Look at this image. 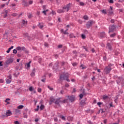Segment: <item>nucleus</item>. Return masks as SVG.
I'll use <instances>...</instances> for the list:
<instances>
[{
  "instance_id": "nucleus-1",
  "label": "nucleus",
  "mask_w": 124,
  "mask_h": 124,
  "mask_svg": "<svg viewBox=\"0 0 124 124\" xmlns=\"http://www.w3.org/2000/svg\"><path fill=\"white\" fill-rule=\"evenodd\" d=\"M64 76H62V75H61L60 77V80H66L67 82H70V80L68 79V77H69V74H68V73H64Z\"/></svg>"
},
{
  "instance_id": "nucleus-2",
  "label": "nucleus",
  "mask_w": 124,
  "mask_h": 124,
  "mask_svg": "<svg viewBox=\"0 0 124 124\" xmlns=\"http://www.w3.org/2000/svg\"><path fill=\"white\" fill-rule=\"evenodd\" d=\"M111 70H112V68H111V66H106L104 69V74H108V73H110V71H111Z\"/></svg>"
},
{
  "instance_id": "nucleus-3",
  "label": "nucleus",
  "mask_w": 124,
  "mask_h": 124,
  "mask_svg": "<svg viewBox=\"0 0 124 124\" xmlns=\"http://www.w3.org/2000/svg\"><path fill=\"white\" fill-rule=\"evenodd\" d=\"M115 30H116V26L112 25L109 26L108 33L113 32Z\"/></svg>"
},
{
  "instance_id": "nucleus-4",
  "label": "nucleus",
  "mask_w": 124,
  "mask_h": 124,
  "mask_svg": "<svg viewBox=\"0 0 124 124\" xmlns=\"http://www.w3.org/2000/svg\"><path fill=\"white\" fill-rule=\"evenodd\" d=\"M66 97H67L68 98L69 100H70V101H71V102H73V101H74L75 100V97L73 95L66 96Z\"/></svg>"
},
{
  "instance_id": "nucleus-5",
  "label": "nucleus",
  "mask_w": 124,
  "mask_h": 124,
  "mask_svg": "<svg viewBox=\"0 0 124 124\" xmlns=\"http://www.w3.org/2000/svg\"><path fill=\"white\" fill-rule=\"evenodd\" d=\"M5 115L6 117H10L12 115V112L10 110H7Z\"/></svg>"
},
{
  "instance_id": "nucleus-6",
  "label": "nucleus",
  "mask_w": 124,
  "mask_h": 124,
  "mask_svg": "<svg viewBox=\"0 0 124 124\" xmlns=\"http://www.w3.org/2000/svg\"><path fill=\"white\" fill-rule=\"evenodd\" d=\"M93 25V21H88L86 24V27L87 29H90V27Z\"/></svg>"
},
{
  "instance_id": "nucleus-7",
  "label": "nucleus",
  "mask_w": 124,
  "mask_h": 124,
  "mask_svg": "<svg viewBox=\"0 0 124 124\" xmlns=\"http://www.w3.org/2000/svg\"><path fill=\"white\" fill-rule=\"evenodd\" d=\"M70 4H71L69 3L67 5L66 7H63V9H66V10H64V11H66V12H67V11L69 10V8L70 7Z\"/></svg>"
},
{
  "instance_id": "nucleus-8",
  "label": "nucleus",
  "mask_w": 124,
  "mask_h": 124,
  "mask_svg": "<svg viewBox=\"0 0 124 124\" xmlns=\"http://www.w3.org/2000/svg\"><path fill=\"white\" fill-rule=\"evenodd\" d=\"M107 49H108V50H112V46L111 45V44L109 43H108L107 44Z\"/></svg>"
},
{
  "instance_id": "nucleus-9",
  "label": "nucleus",
  "mask_w": 124,
  "mask_h": 124,
  "mask_svg": "<svg viewBox=\"0 0 124 124\" xmlns=\"http://www.w3.org/2000/svg\"><path fill=\"white\" fill-rule=\"evenodd\" d=\"M31 62L30 61L29 62L26 64V67L27 69H30V67H31Z\"/></svg>"
},
{
  "instance_id": "nucleus-10",
  "label": "nucleus",
  "mask_w": 124,
  "mask_h": 124,
  "mask_svg": "<svg viewBox=\"0 0 124 124\" xmlns=\"http://www.w3.org/2000/svg\"><path fill=\"white\" fill-rule=\"evenodd\" d=\"M24 49H25V47H24L18 46L16 47V50H17V51H22V50H24Z\"/></svg>"
},
{
  "instance_id": "nucleus-11",
  "label": "nucleus",
  "mask_w": 124,
  "mask_h": 124,
  "mask_svg": "<svg viewBox=\"0 0 124 124\" xmlns=\"http://www.w3.org/2000/svg\"><path fill=\"white\" fill-rule=\"evenodd\" d=\"M105 35H106V34H105V32H102L100 33V37H105Z\"/></svg>"
},
{
  "instance_id": "nucleus-12",
  "label": "nucleus",
  "mask_w": 124,
  "mask_h": 124,
  "mask_svg": "<svg viewBox=\"0 0 124 124\" xmlns=\"http://www.w3.org/2000/svg\"><path fill=\"white\" fill-rule=\"evenodd\" d=\"M35 76V69H33L32 70V73H31V77H34Z\"/></svg>"
},
{
  "instance_id": "nucleus-13",
  "label": "nucleus",
  "mask_w": 124,
  "mask_h": 124,
  "mask_svg": "<svg viewBox=\"0 0 124 124\" xmlns=\"http://www.w3.org/2000/svg\"><path fill=\"white\" fill-rule=\"evenodd\" d=\"M22 3V5H24V6H28V5H29V4H28V3H27V2L25 1H23Z\"/></svg>"
},
{
  "instance_id": "nucleus-14",
  "label": "nucleus",
  "mask_w": 124,
  "mask_h": 124,
  "mask_svg": "<svg viewBox=\"0 0 124 124\" xmlns=\"http://www.w3.org/2000/svg\"><path fill=\"white\" fill-rule=\"evenodd\" d=\"M60 102H62V101H61V99H58L55 101V104H59Z\"/></svg>"
},
{
  "instance_id": "nucleus-15",
  "label": "nucleus",
  "mask_w": 124,
  "mask_h": 124,
  "mask_svg": "<svg viewBox=\"0 0 124 124\" xmlns=\"http://www.w3.org/2000/svg\"><path fill=\"white\" fill-rule=\"evenodd\" d=\"M10 101V99L7 98L5 100V102L7 103V104H10V102H9Z\"/></svg>"
},
{
  "instance_id": "nucleus-16",
  "label": "nucleus",
  "mask_w": 124,
  "mask_h": 124,
  "mask_svg": "<svg viewBox=\"0 0 124 124\" xmlns=\"http://www.w3.org/2000/svg\"><path fill=\"white\" fill-rule=\"evenodd\" d=\"M17 109H19V110L21 109H23L24 108V106L23 105H19L17 107Z\"/></svg>"
},
{
  "instance_id": "nucleus-17",
  "label": "nucleus",
  "mask_w": 124,
  "mask_h": 124,
  "mask_svg": "<svg viewBox=\"0 0 124 124\" xmlns=\"http://www.w3.org/2000/svg\"><path fill=\"white\" fill-rule=\"evenodd\" d=\"M6 82L7 84H10V83H11V79L6 78Z\"/></svg>"
},
{
  "instance_id": "nucleus-18",
  "label": "nucleus",
  "mask_w": 124,
  "mask_h": 124,
  "mask_svg": "<svg viewBox=\"0 0 124 124\" xmlns=\"http://www.w3.org/2000/svg\"><path fill=\"white\" fill-rule=\"evenodd\" d=\"M14 46H12L11 47L9 48L6 51L7 53H9L11 51L12 49H13Z\"/></svg>"
},
{
  "instance_id": "nucleus-19",
  "label": "nucleus",
  "mask_w": 124,
  "mask_h": 124,
  "mask_svg": "<svg viewBox=\"0 0 124 124\" xmlns=\"http://www.w3.org/2000/svg\"><path fill=\"white\" fill-rule=\"evenodd\" d=\"M80 105H81V106H84V105H86V103L84 101H81L80 102Z\"/></svg>"
},
{
  "instance_id": "nucleus-20",
  "label": "nucleus",
  "mask_w": 124,
  "mask_h": 124,
  "mask_svg": "<svg viewBox=\"0 0 124 124\" xmlns=\"http://www.w3.org/2000/svg\"><path fill=\"white\" fill-rule=\"evenodd\" d=\"M69 37L70 38H73V37H74V38H75L76 37V36H75L73 33H71V34H70L69 35Z\"/></svg>"
},
{
  "instance_id": "nucleus-21",
  "label": "nucleus",
  "mask_w": 124,
  "mask_h": 124,
  "mask_svg": "<svg viewBox=\"0 0 124 124\" xmlns=\"http://www.w3.org/2000/svg\"><path fill=\"white\" fill-rule=\"evenodd\" d=\"M15 111L16 114H17L18 113H20V112H21V111L19 109H18V108L15 109Z\"/></svg>"
},
{
  "instance_id": "nucleus-22",
  "label": "nucleus",
  "mask_w": 124,
  "mask_h": 124,
  "mask_svg": "<svg viewBox=\"0 0 124 124\" xmlns=\"http://www.w3.org/2000/svg\"><path fill=\"white\" fill-rule=\"evenodd\" d=\"M66 11H63V10H58L57 12L58 13H63V12H65Z\"/></svg>"
},
{
  "instance_id": "nucleus-23",
  "label": "nucleus",
  "mask_w": 124,
  "mask_h": 124,
  "mask_svg": "<svg viewBox=\"0 0 124 124\" xmlns=\"http://www.w3.org/2000/svg\"><path fill=\"white\" fill-rule=\"evenodd\" d=\"M40 110L42 111V110H43L45 108V106L43 105H42L40 107Z\"/></svg>"
},
{
  "instance_id": "nucleus-24",
  "label": "nucleus",
  "mask_w": 124,
  "mask_h": 124,
  "mask_svg": "<svg viewBox=\"0 0 124 124\" xmlns=\"http://www.w3.org/2000/svg\"><path fill=\"white\" fill-rule=\"evenodd\" d=\"M117 35L116 33H114L113 34H111L110 35V37H115V36Z\"/></svg>"
},
{
  "instance_id": "nucleus-25",
  "label": "nucleus",
  "mask_w": 124,
  "mask_h": 124,
  "mask_svg": "<svg viewBox=\"0 0 124 124\" xmlns=\"http://www.w3.org/2000/svg\"><path fill=\"white\" fill-rule=\"evenodd\" d=\"M83 18L84 20H89V17H88L87 16H84L83 17Z\"/></svg>"
},
{
  "instance_id": "nucleus-26",
  "label": "nucleus",
  "mask_w": 124,
  "mask_h": 124,
  "mask_svg": "<svg viewBox=\"0 0 124 124\" xmlns=\"http://www.w3.org/2000/svg\"><path fill=\"white\" fill-rule=\"evenodd\" d=\"M108 98V96L106 95H104L103 96V98L104 100L107 99Z\"/></svg>"
},
{
  "instance_id": "nucleus-27",
  "label": "nucleus",
  "mask_w": 124,
  "mask_h": 124,
  "mask_svg": "<svg viewBox=\"0 0 124 124\" xmlns=\"http://www.w3.org/2000/svg\"><path fill=\"white\" fill-rule=\"evenodd\" d=\"M38 27L40 28V29H42V28H43V24H42V23H40Z\"/></svg>"
},
{
  "instance_id": "nucleus-28",
  "label": "nucleus",
  "mask_w": 124,
  "mask_h": 124,
  "mask_svg": "<svg viewBox=\"0 0 124 124\" xmlns=\"http://www.w3.org/2000/svg\"><path fill=\"white\" fill-rule=\"evenodd\" d=\"M68 99H65L63 101H61V102H62V103H66V102H67Z\"/></svg>"
},
{
  "instance_id": "nucleus-29",
  "label": "nucleus",
  "mask_w": 124,
  "mask_h": 124,
  "mask_svg": "<svg viewBox=\"0 0 124 124\" xmlns=\"http://www.w3.org/2000/svg\"><path fill=\"white\" fill-rule=\"evenodd\" d=\"M48 11L49 10L47 9L46 10H44V11H43L42 13H44L45 15H46V12H48Z\"/></svg>"
},
{
  "instance_id": "nucleus-30",
  "label": "nucleus",
  "mask_w": 124,
  "mask_h": 124,
  "mask_svg": "<svg viewBox=\"0 0 124 124\" xmlns=\"http://www.w3.org/2000/svg\"><path fill=\"white\" fill-rule=\"evenodd\" d=\"M102 12L103 14H107V11H106V10H103L102 11Z\"/></svg>"
},
{
  "instance_id": "nucleus-31",
  "label": "nucleus",
  "mask_w": 124,
  "mask_h": 124,
  "mask_svg": "<svg viewBox=\"0 0 124 124\" xmlns=\"http://www.w3.org/2000/svg\"><path fill=\"white\" fill-rule=\"evenodd\" d=\"M81 37L82 39H86V35H85L84 34L81 35Z\"/></svg>"
},
{
  "instance_id": "nucleus-32",
  "label": "nucleus",
  "mask_w": 124,
  "mask_h": 124,
  "mask_svg": "<svg viewBox=\"0 0 124 124\" xmlns=\"http://www.w3.org/2000/svg\"><path fill=\"white\" fill-rule=\"evenodd\" d=\"M22 27H24V25L26 24V21L22 20Z\"/></svg>"
},
{
  "instance_id": "nucleus-33",
  "label": "nucleus",
  "mask_w": 124,
  "mask_h": 124,
  "mask_svg": "<svg viewBox=\"0 0 124 124\" xmlns=\"http://www.w3.org/2000/svg\"><path fill=\"white\" fill-rule=\"evenodd\" d=\"M83 32L84 34H88V33H89V32L87 30H84Z\"/></svg>"
},
{
  "instance_id": "nucleus-34",
  "label": "nucleus",
  "mask_w": 124,
  "mask_h": 124,
  "mask_svg": "<svg viewBox=\"0 0 124 124\" xmlns=\"http://www.w3.org/2000/svg\"><path fill=\"white\" fill-rule=\"evenodd\" d=\"M79 5H81V6H84V5H85V3H84V2H80L79 3Z\"/></svg>"
},
{
  "instance_id": "nucleus-35",
  "label": "nucleus",
  "mask_w": 124,
  "mask_h": 124,
  "mask_svg": "<svg viewBox=\"0 0 124 124\" xmlns=\"http://www.w3.org/2000/svg\"><path fill=\"white\" fill-rule=\"evenodd\" d=\"M31 92H32L33 93H36V91H35V90H33V88H32V87H31Z\"/></svg>"
},
{
  "instance_id": "nucleus-36",
  "label": "nucleus",
  "mask_w": 124,
  "mask_h": 124,
  "mask_svg": "<svg viewBox=\"0 0 124 124\" xmlns=\"http://www.w3.org/2000/svg\"><path fill=\"white\" fill-rule=\"evenodd\" d=\"M42 91V89H41V88L38 89V93H41Z\"/></svg>"
},
{
  "instance_id": "nucleus-37",
  "label": "nucleus",
  "mask_w": 124,
  "mask_h": 124,
  "mask_svg": "<svg viewBox=\"0 0 124 124\" xmlns=\"http://www.w3.org/2000/svg\"><path fill=\"white\" fill-rule=\"evenodd\" d=\"M67 119H68V121H72L73 118H72L70 117H68L67 118Z\"/></svg>"
},
{
  "instance_id": "nucleus-38",
  "label": "nucleus",
  "mask_w": 124,
  "mask_h": 124,
  "mask_svg": "<svg viewBox=\"0 0 124 124\" xmlns=\"http://www.w3.org/2000/svg\"><path fill=\"white\" fill-rule=\"evenodd\" d=\"M84 49L86 51V52H89V50H88V48L86 47L85 46H83Z\"/></svg>"
},
{
  "instance_id": "nucleus-39",
  "label": "nucleus",
  "mask_w": 124,
  "mask_h": 124,
  "mask_svg": "<svg viewBox=\"0 0 124 124\" xmlns=\"http://www.w3.org/2000/svg\"><path fill=\"white\" fill-rule=\"evenodd\" d=\"M48 88H49V89L50 90V91H53V90H54V89L51 87H50L49 86H48Z\"/></svg>"
},
{
  "instance_id": "nucleus-40",
  "label": "nucleus",
  "mask_w": 124,
  "mask_h": 124,
  "mask_svg": "<svg viewBox=\"0 0 124 124\" xmlns=\"http://www.w3.org/2000/svg\"><path fill=\"white\" fill-rule=\"evenodd\" d=\"M80 67H82V69H85V68H86V67H84V65L83 64L80 65Z\"/></svg>"
},
{
  "instance_id": "nucleus-41",
  "label": "nucleus",
  "mask_w": 124,
  "mask_h": 124,
  "mask_svg": "<svg viewBox=\"0 0 124 124\" xmlns=\"http://www.w3.org/2000/svg\"><path fill=\"white\" fill-rule=\"evenodd\" d=\"M13 53H14V54H17V50H16V49H14V50H13Z\"/></svg>"
},
{
  "instance_id": "nucleus-42",
  "label": "nucleus",
  "mask_w": 124,
  "mask_h": 124,
  "mask_svg": "<svg viewBox=\"0 0 124 124\" xmlns=\"http://www.w3.org/2000/svg\"><path fill=\"white\" fill-rule=\"evenodd\" d=\"M110 23H111V24H114V23H115V20L114 19H111L110 20Z\"/></svg>"
},
{
  "instance_id": "nucleus-43",
  "label": "nucleus",
  "mask_w": 124,
  "mask_h": 124,
  "mask_svg": "<svg viewBox=\"0 0 124 124\" xmlns=\"http://www.w3.org/2000/svg\"><path fill=\"white\" fill-rule=\"evenodd\" d=\"M65 87H66V88H69V84H68V83H66L65 85Z\"/></svg>"
},
{
  "instance_id": "nucleus-44",
  "label": "nucleus",
  "mask_w": 124,
  "mask_h": 124,
  "mask_svg": "<svg viewBox=\"0 0 124 124\" xmlns=\"http://www.w3.org/2000/svg\"><path fill=\"white\" fill-rule=\"evenodd\" d=\"M72 65L73 66H76L77 65V62H74L72 64Z\"/></svg>"
},
{
  "instance_id": "nucleus-45",
  "label": "nucleus",
  "mask_w": 124,
  "mask_h": 124,
  "mask_svg": "<svg viewBox=\"0 0 124 124\" xmlns=\"http://www.w3.org/2000/svg\"><path fill=\"white\" fill-rule=\"evenodd\" d=\"M58 47L59 49L61 48H62V45H60L58 46Z\"/></svg>"
},
{
  "instance_id": "nucleus-46",
  "label": "nucleus",
  "mask_w": 124,
  "mask_h": 124,
  "mask_svg": "<svg viewBox=\"0 0 124 124\" xmlns=\"http://www.w3.org/2000/svg\"><path fill=\"white\" fill-rule=\"evenodd\" d=\"M3 82H4V80L2 79H0V83H3Z\"/></svg>"
},
{
  "instance_id": "nucleus-47",
  "label": "nucleus",
  "mask_w": 124,
  "mask_h": 124,
  "mask_svg": "<svg viewBox=\"0 0 124 124\" xmlns=\"http://www.w3.org/2000/svg\"><path fill=\"white\" fill-rule=\"evenodd\" d=\"M51 14H52L53 15H56V12L52 11L51 12Z\"/></svg>"
},
{
  "instance_id": "nucleus-48",
  "label": "nucleus",
  "mask_w": 124,
  "mask_h": 124,
  "mask_svg": "<svg viewBox=\"0 0 124 124\" xmlns=\"http://www.w3.org/2000/svg\"><path fill=\"white\" fill-rule=\"evenodd\" d=\"M102 104V103L101 102H98L97 103V105H98V106L100 107V106Z\"/></svg>"
},
{
  "instance_id": "nucleus-49",
  "label": "nucleus",
  "mask_w": 124,
  "mask_h": 124,
  "mask_svg": "<svg viewBox=\"0 0 124 124\" xmlns=\"http://www.w3.org/2000/svg\"><path fill=\"white\" fill-rule=\"evenodd\" d=\"M11 78H12V77L11 76V75H9L8 77V79H11Z\"/></svg>"
},
{
  "instance_id": "nucleus-50",
  "label": "nucleus",
  "mask_w": 124,
  "mask_h": 124,
  "mask_svg": "<svg viewBox=\"0 0 124 124\" xmlns=\"http://www.w3.org/2000/svg\"><path fill=\"white\" fill-rule=\"evenodd\" d=\"M83 96H84V95H83V94H80L79 95V97H80L81 99L83 98Z\"/></svg>"
},
{
  "instance_id": "nucleus-51",
  "label": "nucleus",
  "mask_w": 124,
  "mask_h": 124,
  "mask_svg": "<svg viewBox=\"0 0 124 124\" xmlns=\"http://www.w3.org/2000/svg\"><path fill=\"white\" fill-rule=\"evenodd\" d=\"M43 8L44 10H46V5H43Z\"/></svg>"
},
{
  "instance_id": "nucleus-52",
  "label": "nucleus",
  "mask_w": 124,
  "mask_h": 124,
  "mask_svg": "<svg viewBox=\"0 0 124 124\" xmlns=\"http://www.w3.org/2000/svg\"><path fill=\"white\" fill-rule=\"evenodd\" d=\"M46 80V78H44V79H42L41 80V81H42V82H43L44 83H45Z\"/></svg>"
},
{
  "instance_id": "nucleus-53",
  "label": "nucleus",
  "mask_w": 124,
  "mask_h": 124,
  "mask_svg": "<svg viewBox=\"0 0 124 124\" xmlns=\"http://www.w3.org/2000/svg\"><path fill=\"white\" fill-rule=\"evenodd\" d=\"M14 124H20V123L19 122H18V121H15V122H14Z\"/></svg>"
},
{
  "instance_id": "nucleus-54",
  "label": "nucleus",
  "mask_w": 124,
  "mask_h": 124,
  "mask_svg": "<svg viewBox=\"0 0 124 124\" xmlns=\"http://www.w3.org/2000/svg\"><path fill=\"white\" fill-rule=\"evenodd\" d=\"M109 3H114V1L113 0H109Z\"/></svg>"
},
{
  "instance_id": "nucleus-55",
  "label": "nucleus",
  "mask_w": 124,
  "mask_h": 124,
  "mask_svg": "<svg viewBox=\"0 0 124 124\" xmlns=\"http://www.w3.org/2000/svg\"><path fill=\"white\" fill-rule=\"evenodd\" d=\"M45 46L46 47H48V46H49V45H48L47 43H45Z\"/></svg>"
},
{
  "instance_id": "nucleus-56",
  "label": "nucleus",
  "mask_w": 124,
  "mask_h": 124,
  "mask_svg": "<svg viewBox=\"0 0 124 124\" xmlns=\"http://www.w3.org/2000/svg\"><path fill=\"white\" fill-rule=\"evenodd\" d=\"M63 93H64V91L63 90H61L60 92L61 94H63Z\"/></svg>"
},
{
  "instance_id": "nucleus-57",
  "label": "nucleus",
  "mask_w": 124,
  "mask_h": 124,
  "mask_svg": "<svg viewBox=\"0 0 124 124\" xmlns=\"http://www.w3.org/2000/svg\"><path fill=\"white\" fill-rule=\"evenodd\" d=\"M64 34H69L68 32H67L66 31H64L63 32Z\"/></svg>"
},
{
  "instance_id": "nucleus-58",
  "label": "nucleus",
  "mask_w": 124,
  "mask_h": 124,
  "mask_svg": "<svg viewBox=\"0 0 124 124\" xmlns=\"http://www.w3.org/2000/svg\"><path fill=\"white\" fill-rule=\"evenodd\" d=\"M61 119H62V120H63L64 121H65V117H64V116H62V117H61Z\"/></svg>"
},
{
  "instance_id": "nucleus-59",
  "label": "nucleus",
  "mask_w": 124,
  "mask_h": 124,
  "mask_svg": "<svg viewBox=\"0 0 124 124\" xmlns=\"http://www.w3.org/2000/svg\"><path fill=\"white\" fill-rule=\"evenodd\" d=\"M11 6H13V7L16 6V5L15 3H13L11 5Z\"/></svg>"
},
{
  "instance_id": "nucleus-60",
  "label": "nucleus",
  "mask_w": 124,
  "mask_h": 124,
  "mask_svg": "<svg viewBox=\"0 0 124 124\" xmlns=\"http://www.w3.org/2000/svg\"><path fill=\"white\" fill-rule=\"evenodd\" d=\"M38 60H39L38 61L40 63V62H41V61H42V59L41 58H39Z\"/></svg>"
},
{
  "instance_id": "nucleus-61",
  "label": "nucleus",
  "mask_w": 124,
  "mask_h": 124,
  "mask_svg": "<svg viewBox=\"0 0 124 124\" xmlns=\"http://www.w3.org/2000/svg\"><path fill=\"white\" fill-rule=\"evenodd\" d=\"M64 63H65L64 62H62V66H63V65H64Z\"/></svg>"
},
{
  "instance_id": "nucleus-62",
  "label": "nucleus",
  "mask_w": 124,
  "mask_h": 124,
  "mask_svg": "<svg viewBox=\"0 0 124 124\" xmlns=\"http://www.w3.org/2000/svg\"><path fill=\"white\" fill-rule=\"evenodd\" d=\"M55 122H58V118L56 117L54 118Z\"/></svg>"
},
{
  "instance_id": "nucleus-63",
  "label": "nucleus",
  "mask_w": 124,
  "mask_h": 124,
  "mask_svg": "<svg viewBox=\"0 0 124 124\" xmlns=\"http://www.w3.org/2000/svg\"><path fill=\"white\" fill-rule=\"evenodd\" d=\"M104 124H107V119L104 120Z\"/></svg>"
},
{
  "instance_id": "nucleus-64",
  "label": "nucleus",
  "mask_w": 124,
  "mask_h": 124,
  "mask_svg": "<svg viewBox=\"0 0 124 124\" xmlns=\"http://www.w3.org/2000/svg\"><path fill=\"white\" fill-rule=\"evenodd\" d=\"M9 61H10V62H13V59H10Z\"/></svg>"
}]
</instances>
